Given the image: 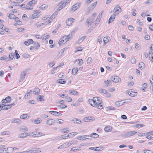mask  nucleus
Wrapping results in <instances>:
<instances>
[{
  "instance_id": "1",
  "label": "nucleus",
  "mask_w": 153,
  "mask_h": 153,
  "mask_svg": "<svg viewBox=\"0 0 153 153\" xmlns=\"http://www.w3.org/2000/svg\"><path fill=\"white\" fill-rule=\"evenodd\" d=\"M94 103L93 104V106L99 109H102L103 106L101 104V99L100 97H94Z\"/></svg>"
},
{
  "instance_id": "2",
  "label": "nucleus",
  "mask_w": 153,
  "mask_h": 153,
  "mask_svg": "<svg viewBox=\"0 0 153 153\" xmlns=\"http://www.w3.org/2000/svg\"><path fill=\"white\" fill-rule=\"evenodd\" d=\"M136 133V131H128L124 133V136L126 137H129L132 136Z\"/></svg>"
},
{
  "instance_id": "3",
  "label": "nucleus",
  "mask_w": 153,
  "mask_h": 153,
  "mask_svg": "<svg viewBox=\"0 0 153 153\" xmlns=\"http://www.w3.org/2000/svg\"><path fill=\"white\" fill-rule=\"evenodd\" d=\"M121 9L119 6L117 5L115 7L114 9V12L115 14H118L121 12Z\"/></svg>"
},
{
  "instance_id": "4",
  "label": "nucleus",
  "mask_w": 153,
  "mask_h": 153,
  "mask_svg": "<svg viewBox=\"0 0 153 153\" xmlns=\"http://www.w3.org/2000/svg\"><path fill=\"white\" fill-rule=\"evenodd\" d=\"M111 79L113 82L115 83H117L120 82L121 80V79L117 76H112L111 77Z\"/></svg>"
},
{
  "instance_id": "5",
  "label": "nucleus",
  "mask_w": 153,
  "mask_h": 153,
  "mask_svg": "<svg viewBox=\"0 0 153 153\" xmlns=\"http://www.w3.org/2000/svg\"><path fill=\"white\" fill-rule=\"evenodd\" d=\"M94 19L93 18H88L86 21V23L88 24V26H91L92 23L93 22Z\"/></svg>"
},
{
  "instance_id": "6",
  "label": "nucleus",
  "mask_w": 153,
  "mask_h": 153,
  "mask_svg": "<svg viewBox=\"0 0 153 153\" xmlns=\"http://www.w3.org/2000/svg\"><path fill=\"white\" fill-rule=\"evenodd\" d=\"M80 6V3H76L72 7V8H71L72 10H73L74 11H75Z\"/></svg>"
},
{
  "instance_id": "7",
  "label": "nucleus",
  "mask_w": 153,
  "mask_h": 153,
  "mask_svg": "<svg viewBox=\"0 0 153 153\" xmlns=\"http://www.w3.org/2000/svg\"><path fill=\"white\" fill-rule=\"evenodd\" d=\"M2 105L1 109L4 110H8L11 107L10 105H7L5 104H3Z\"/></svg>"
},
{
  "instance_id": "8",
  "label": "nucleus",
  "mask_w": 153,
  "mask_h": 153,
  "mask_svg": "<svg viewBox=\"0 0 153 153\" xmlns=\"http://www.w3.org/2000/svg\"><path fill=\"white\" fill-rule=\"evenodd\" d=\"M74 19L73 18H70L68 19L66 21V23L67 25L70 26L72 24V23L73 22V20Z\"/></svg>"
},
{
  "instance_id": "9",
  "label": "nucleus",
  "mask_w": 153,
  "mask_h": 153,
  "mask_svg": "<svg viewBox=\"0 0 153 153\" xmlns=\"http://www.w3.org/2000/svg\"><path fill=\"white\" fill-rule=\"evenodd\" d=\"M59 5H60L59 8L57 9V11H59L62 9L65 6V5H64V2H63V1H61L59 3Z\"/></svg>"
},
{
  "instance_id": "10",
  "label": "nucleus",
  "mask_w": 153,
  "mask_h": 153,
  "mask_svg": "<svg viewBox=\"0 0 153 153\" xmlns=\"http://www.w3.org/2000/svg\"><path fill=\"white\" fill-rule=\"evenodd\" d=\"M26 76V73L25 71H23L21 73V76L20 78L19 82L22 81L25 78Z\"/></svg>"
},
{
  "instance_id": "11",
  "label": "nucleus",
  "mask_w": 153,
  "mask_h": 153,
  "mask_svg": "<svg viewBox=\"0 0 153 153\" xmlns=\"http://www.w3.org/2000/svg\"><path fill=\"white\" fill-rule=\"evenodd\" d=\"M124 103L123 100L115 102V104L117 106L119 107L123 105Z\"/></svg>"
},
{
  "instance_id": "12",
  "label": "nucleus",
  "mask_w": 153,
  "mask_h": 153,
  "mask_svg": "<svg viewBox=\"0 0 153 153\" xmlns=\"http://www.w3.org/2000/svg\"><path fill=\"white\" fill-rule=\"evenodd\" d=\"M50 113L51 114L57 116H60L62 115V114L59 113V112L54 111H49Z\"/></svg>"
},
{
  "instance_id": "13",
  "label": "nucleus",
  "mask_w": 153,
  "mask_h": 153,
  "mask_svg": "<svg viewBox=\"0 0 153 153\" xmlns=\"http://www.w3.org/2000/svg\"><path fill=\"white\" fill-rule=\"evenodd\" d=\"M102 13H100L97 17V19H96L95 21L97 22H98V23L96 22L95 25H97L98 24L99 22H100L101 19L102 17Z\"/></svg>"
},
{
  "instance_id": "14",
  "label": "nucleus",
  "mask_w": 153,
  "mask_h": 153,
  "mask_svg": "<svg viewBox=\"0 0 153 153\" xmlns=\"http://www.w3.org/2000/svg\"><path fill=\"white\" fill-rule=\"evenodd\" d=\"M33 41L32 39H28L27 41H25V44L27 45H29L30 44L33 43Z\"/></svg>"
},
{
  "instance_id": "15",
  "label": "nucleus",
  "mask_w": 153,
  "mask_h": 153,
  "mask_svg": "<svg viewBox=\"0 0 153 153\" xmlns=\"http://www.w3.org/2000/svg\"><path fill=\"white\" fill-rule=\"evenodd\" d=\"M97 3V2L96 1L93 4H92L91 6L88 7L89 10H93L94 8L96 7Z\"/></svg>"
},
{
  "instance_id": "16",
  "label": "nucleus",
  "mask_w": 153,
  "mask_h": 153,
  "mask_svg": "<svg viewBox=\"0 0 153 153\" xmlns=\"http://www.w3.org/2000/svg\"><path fill=\"white\" fill-rule=\"evenodd\" d=\"M28 135V134L27 133L24 132L19 134V138H24Z\"/></svg>"
},
{
  "instance_id": "17",
  "label": "nucleus",
  "mask_w": 153,
  "mask_h": 153,
  "mask_svg": "<svg viewBox=\"0 0 153 153\" xmlns=\"http://www.w3.org/2000/svg\"><path fill=\"white\" fill-rule=\"evenodd\" d=\"M63 39H64V38L61 37L58 42V44L60 46L66 43V42H65V40H63Z\"/></svg>"
},
{
  "instance_id": "18",
  "label": "nucleus",
  "mask_w": 153,
  "mask_h": 153,
  "mask_svg": "<svg viewBox=\"0 0 153 153\" xmlns=\"http://www.w3.org/2000/svg\"><path fill=\"white\" fill-rule=\"evenodd\" d=\"M116 16V14H114L113 15H112L110 18H109V20H108V23H110L112 22L114 19L115 18Z\"/></svg>"
},
{
  "instance_id": "19",
  "label": "nucleus",
  "mask_w": 153,
  "mask_h": 153,
  "mask_svg": "<svg viewBox=\"0 0 153 153\" xmlns=\"http://www.w3.org/2000/svg\"><path fill=\"white\" fill-rule=\"evenodd\" d=\"M37 1L35 0H32L28 3L27 5L33 6V5L36 3Z\"/></svg>"
},
{
  "instance_id": "20",
  "label": "nucleus",
  "mask_w": 153,
  "mask_h": 153,
  "mask_svg": "<svg viewBox=\"0 0 153 153\" xmlns=\"http://www.w3.org/2000/svg\"><path fill=\"white\" fill-rule=\"evenodd\" d=\"M54 123V121L53 119H49L47 121V124L49 125H52Z\"/></svg>"
},
{
  "instance_id": "21",
  "label": "nucleus",
  "mask_w": 153,
  "mask_h": 153,
  "mask_svg": "<svg viewBox=\"0 0 153 153\" xmlns=\"http://www.w3.org/2000/svg\"><path fill=\"white\" fill-rule=\"evenodd\" d=\"M33 92L34 94H39L40 93V89L38 88H36L34 89Z\"/></svg>"
},
{
  "instance_id": "22",
  "label": "nucleus",
  "mask_w": 153,
  "mask_h": 153,
  "mask_svg": "<svg viewBox=\"0 0 153 153\" xmlns=\"http://www.w3.org/2000/svg\"><path fill=\"white\" fill-rule=\"evenodd\" d=\"M72 121H74V123L78 124H81L82 123L79 119L76 118H74Z\"/></svg>"
},
{
  "instance_id": "23",
  "label": "nucleus",
  "mask_w": 153,
  "mask_h": 153,
  "mask_svg": "<svg viewBox=\"0 0 153 153\" xmlns=\"http://www.w3.org/2000/svg\"><path fill=\"white\" fill-rule=\"evenodd\" d=\"M8 148L0 149V153H8Z\"/></svg>"
},
{
  "instance_id": "24",
  "label": "nucleus",
  "mask_w": 153,
  "mask_h": 153,
  "mask_svg": "<svg viewBox=\"0 0 153 153\" xmlns=\"http://www.w3.org/2000/svg\"><path fill=\"white\" fill-rule=\"evenodd\" d=\"M33 135L32 136H40L41 134H42L43 133H41L40 132L38 133L36 131H34L32 133Z\"/></svg>"
},
{
  "instance_id": "25",
  "label": "nucleus",
  "mask_w": 153,
  "mask_h": 153,
  "mask_svg": "<svg viewBox=\"0 0 153 153\" xmlns=\"http://www.w3.org/2000/svg\"><path fill=\"white\" fill-rule=\"evenodd\" d=\"M69 91L70 92V93L71 94L77 95L78 94V93L75 90H69Z\"/></svg>"
},
{
  "instance_id": "26",
  "label": "nucleus",
  "mask_w": 153,
  "mask_h": 153,
  "mask_svg": "<svg viewBox=\"0 0 153 153\" xmlns=\"http://www.w3.org/2000/svg\"><path fill=\"white\" fill-rule=\"evenodd\" d=\"M57 15V12H55L49 18V20L51 21H52V20L54 19L55 17Z\"/></svg>"
},
{
  "instance_id": "27",
  "label": "nucleus",
  "mask_w": 153,
  "mask_h": 153,
  "mask_svg": "<svg viewBox=\"0 0 153 153\" xmlns=\"http://www.w3.org/2000/svg\"><path fill=\"white\" fill-rule=\"evenodd\" d=\"M139 67L140 69H143L144 67V63L142 62H140L139 64Z\"/></svg>"
},
{
  "instance_id": "28",
  "label": "nucleus",
  "mask_w": 153,
  "mask_h": 153,
  "mask_svg": "<svg viewBox=\"0 0 153 153\" xmlns=\"http://www.w3.org/2000/svg\"><path fill=\"white\" fill-rule=\"evenodd\" d=\"M68 146V144H67L66 143H64L62 144V145L59 146L58 149H62L64 148H66Z\"/></svg>"
},
{
  "instance_id": "29",
  "label": "nucleus",
  "mask_w": 153,
  "mask_h": 153,
  "mask_svg": "<svg viewBox=\"0 0 153 153\" xmlns=\"http://www.w3.org/2000/svg\"><path fill=\"white\" fill-rule=\"evenodd\" d=\"M32 91V90H30L29 92H27L25 96V98L26 99L27 98H28L29 97H30L31 94L30 92Z\"/></svg>"
},
{
  "instance_id": "30",
  "label": "nucleus",
  "mask_w": 153,
  "mask_h": 153,
  "mask_svg": "<svg viewBox=\"0 0 153 153\" xmlns=\"http://www.w3.org/2000/svg\"><path fill=\"white\" fill-rule=\"evenodd\" d=\"M111 129V127L110 126H108L105 127V131L107 132H109Z\"/></svg>"
},
{
  "instance_id": "31",
  "label": "nucleus",
  "mask_w": 153,
  "mask_h": 153,
  "mask_svg": "<svg viewBox=\"0 0 153 153\" xmlns=\"http://www.w3.org/2000/svg\"><path fill=\"white\" fill-rule=\"evenodd\" d=\"M42 121V120L40 118H38L36 119L34 121V123L36 124H38Z\"/></svg>"
},
{
  "instance_id": "32",
  "label": "nucleus",
  "mask_w": 153,
  "mask_h": 153,
  "mask_svg": "<svg viewBox=\"0 0 153 153\" xmlns=\"http://www.w3.org/2000/svg\"><path fill=\"white\" fill-rule=\"evenodd\" d=\"M65 98L66 99V100L68 102H71L72 101V99L68 96L65 97Z\"/></svg>"
},
{
  "instance_id": "33",
  "label": "nucleus",
  "mask_w": 153,
  "mask_h": 153,
  "mask_svg": "<svg viewBox=\"0 0 153 153\" xmlns=\"http://www.w3.org/2000/svg\"><path fill=\"white\" fill-rule=\"evenodd\" d=\"M39 16V15L37 14V13H34L33 14L31 17V19H33L36 18H38Z\"/></svg>"
},
{
  "instance_id": "34",
  "label": "nucleus",
  "mask_w": 153,
  "mask_h": 153,
  "mask_svg": "<svg viewBox=\"0 0 153 153\" xmlns=\"http://www.w3.org/2000/svg\"><path fill=\"white\" fill-rule=\"evenodd\" d=\"M108 38L109 39L110 38L108 37H104L103 39V41L105 44H106V43L109 42V40Z\"/></svg>"
},
{
  "instance_id": "35",
  "label": "nucleus",
  "mask_w": 153,
  "mask_h": 153,
  "mask_svg": "<svg viewBox=\"0 0 153 153\" xmlns=\"http://www.w3.org/2000/svg\"><path fill=\"white\" fill-rule=\"evenodd\" d=\"M20 122V120L18 119H14L12 120L11 121L12 123H19Z\"/></svg>"
},
{
  "instance_id": "36",
  "label": "nucleus",
  "mask_w": 153,
  "mask_h": 153,
  "mask_svg": "<svg viewBox=\"0 0 153 153\" xmlns=\"http://www.w3.org/2000/svg\"><path fill=\"white\" fill-rule=\"evenodd\" d=\"M5 99L6 100V102L7 103L10 102L11 101V98L10 96L6 97Z\"/></svg>"
},
{
  "instance_id": "37",
  "label": "nucleus",
  "mask_w": 153,
  "mask_h": 153,
  "mask_svg": "<svg viewBox=\"0 0 153 153\" xmlns=\"http://www.w3.org/2000/svg\"><path fill=\"white\" fill-rule=\"evenodd\" d=\"M44 96L42 95H39V96L38 97H37V99L39 101H44V100L43 98Z\"/></svg>"
},
{
  "instance_id": "38",
  "label": "nucleus",
  "mask_w": 153,
  "mask_h": 153,
  "mask_svg": "<svg viewBox=\"0 0 153 153\" xmlns=\"http://www.w3.org/2000/svg\"><path fill=\"white\" fill-rule=\"evenodd\" d=\"M116 108H115L113 107L112 106H108V107H107L106 108V110L107 111H108L110 110H115Z\"/></svg>"
},
{
  "instance_id": "39",
  "label": "nucleus",
  "mask_w": 153,
  "mask_h": 153,
  "mask_svg": "<svg viewBox=\"0 0 153 153\" xmlns=\"http://www.w3.org/2000/svg\"><path fill=\"white\" fill-rule=\"evenodd\" d=\"M15 57L16 58V59H18L20 57V56L19 55V54H18V51L16 50L15 51Z\"/></svg>"
},
{
  "instance_id": "40",
  "label": "nucleus",
  "mask_w": 153,
  "mask_h": 153,
  "mask_svg": "<svg viewBox=\"0 0 153 153\" xmlns=\"http://www.w3.org/2000/svg\"><path fill=\"white\" fill-rule=\"evenodd\" d=\"M91 137L97 138L99 137V135L96 133H93L91 134Z\"/></svg>"
},
{
  "instance_id": "41",
  "label": "nucleus",
  "mask_w": 153,
  "mask_h": 153,
  "mask_svg": "<svg viewBox=\"0 0 153 153\" xmlns=\"http://www.w3.org/2000/svg\"><path fill=\"white\" fill-rule=\"evenodd\" d=\"M85 137H84V135L82 136H78L77 139L79 140H83L86 139Z\"/></svg>"
},
{
  "instance_id": "42",
  "label": "nucleus",
  "mask_w": 153,
  "mask_h": 153,
  "mask_svg": "<svg viewBox=\"0 0 153 153\" xmlns=\"http://www.w3.org/2000/svg\"><path fill=\"white\" fill-rule=\"evenodd\" d=\"M48 7V6L47 5L45 4H43V5H42L40 7L41 9H42V10H44V9H46Z\"/></svg>"
},
{
  "instance_id": "43",
  "label": "nucleus",
  "mask_w": 153,
  "mask_h": 153,
  "mask_svg": "<svg viewBox=\"0 0 153 153\" xmlns=\"http://www.w3.org/2000/svg\"><path fill=\"white\" fill-rule=\"evenodd\" d=\"M78 71V69L76 68H73L72 70V73L73 75H75Z\"/></svg>"
},
{
  "instance_id": "44",
  "label": "nucleus",
  "mask_w": 153,
  "mask_h": 153,
  "mask_svg": "<svg viewBox=\"0 0 153 153\" xmlns=\"http://www.w3.org/2000/svg\"><path fill=\"white\" fill-rule=\"evenodd\" d=\"M58 82L60 84H64L66 83V81L64 79H59Z\"/></svg>"
},
{
  "instance_id": "45",
  "label": "nucleus",
  "mask_w": 153,
  "mask_h": 153,
  "mask_svg": "<svg viewBox=\"0 0 153 153\" xmlns=\"http://www.w3.org/2000/svg\"><path fill=\"white\" fill-rule=\"evenodd\" d=\"M35 47H36V49H38V48H39L40 46V45L39 43L38 42H36L35 43Z\"/></svg>"
},
{
  "instance_id": "46",
  "label": "nucleus",
  "mask_w": 153,
  "mask_h": 153,
  "mask_svg": "<svg viewBox=\"0 0 153 153\" xmlns=\"http://www.w3.org/2000/svg\"><path fill=\"white\" fill-rule=\"evenodd\" d=\"M58 107L59 108H60L61 109H64L66 108L67 107V105H60L58 106Z\"/></svg>"
},
{
  "instance_id": "47",
  "label": "nucleus",
  "mask_w": 153,
  "mask_h": 153,
  "mask_svg": "<svg viewBox=\"0 0 153 153\" xmlns=\"http://www.w3.org/2000/svg\"><path fill=\"white\" fill-rule=\"evenodd\" d=\"M1 134L3 135H9L10 134V132L9 131H3L1 132Z\"/></svg>"
},
{
  "instance_id": "48",
  "label": "nucleus",
  "mask_w": 153,
  "mask_h": 153,
  "mask_svg": "<svg viewBox=\"0 0 153 153\" xmlns=\"http://www.w3.org/2000/svg\"><path fill=\"white\" fill-rule=\"evenodd\" d=\"M90 104L92 106H93V104L94 103V98H93V99H90L89 100H88Z\"/></svg>"
},
{
  "instance_id": "49",
  "label": "nucleus",
  "mask_w": 153,
  "mask_h": 153,
  "mask_svg": "<svg viewBox=\"0 0 153 153\" xmlns=\"http://www.w3.org/2000/svg\"><path fill=\"white\" fill-rule=\"evenodd\" d=\"M27 114H23L22 115L20 116V118L22 119H25L27 117Z\"/></svg>"
},
{
  "instance_id": "50",
  "label": "nucleus",
  "mask_w": 153,
  "mask_h": 153,
  "mask_svg": "<svg viewBox=\"0 0 153 153\" xmlns=\"http://www.w3.org/2000/svg\"><path fill=\"white\" fill-rule=\"evenodd\" d=\"M21 130L22 131H26L28 130V128L25 126H22Z\"/></svg>"
},
{
  "instance_id": "51",
  "label": "nucleus",
  "mask_w": 153,
  "mask_h": 153,
  "mask_svg": "<svg viewBox=\"0 0 153 153\" xmlns=\"http://www.w3.org/2000/svg\"><path fill=\"white\" fill-rule=\"evenodd\" d=\"M9 18L10 19H14L15 17V16L13 14H10L9 15V16H8Z\"/></svg>"
},
{
  "instance_id": "52",
  "label": "nucleus",
  "mask_w": 153,
  "mask_h": 153,
  "mask_svg": "<svg viewBox=\"0 0 153 153\" xmlns=\"http://www.w3.org/2000/svg\"><path fill=\"white\" fill-rule=\"evenodd\" d=\"M99 92L100 93L105 94V93H107L106 91L104 89H100L99 90Z\"/></svg>"
},
{
  "instance_id": "53",
  "label": "nucleus",
  "mask_w": 153,
  "mask_h": 153,
  "mask_svg": "<svg viewBox=\"0 0 153 153\" xmlns=\"http://www.w3.org/2000/svg\"><path fill=\"white\" fill-rule=\"evenodd\" d=\"M137 92H135L132 91L131 92L130 96L133 97H135L137 95Z\"/></svg>"
},
{
  "instance_id": "54",
  "label": "nucleus",
  "mask_w": 153,
  "mask_h": 153,
  "mask_svg": "<svg viewBox=\"0 0 153 153\" xmlns=\"http://www.w3.org/2000/svg\"><path fill=\"white\" fill-rule=\"evenodd\" d=\"M136 59L134 58H132L131 59V62L132 64H135L136 62Z\"/></svg>"
},
{
  "instance_id": "55",
  "label": "nucleus",
  "mask_w": 153,
  "mask_h": 153,
  "mask_svg": "<svg viewBox=\"0 0 153 153\" xmlns=\"http://www.w3.org/2000/svg\"><path fill=\"white\" fill-rule=\"evenodd\" d=\"M61 137H59L58 139L60 140H61L62 139H64L65 138H66V137H67V135L66 134H65L63 135H62L61 136Z\"/></svg>"
},
{
  "instance_id": "56",
  "label": "nucleus",
  "mask_w": 153,
  "mask_h": 153,
  "mask_svg": "<svg viewBox=\"0 0 153 153\" xmlns=\"http://www.w3.org/2000/svg\"><path fill=\"white\" fill-rule=\"evenodd\" d=\"M83 49V48L82 47H78L76 48L77 50L75 51V52H76L77 51H81Z\"/></svg>"
},
{
  "instance_id": "57",
  "label": "nucleus",
  "mask_w": 153,
  "mask_h": 153,
  "mask_svg": "<svg viewBox=\"0 0 153 153\" xmlns=\"http://www.w3.org/2000/svg\"><path fill=\"white\" fill-rule=\"evenodd\" d=\"M92 60V59L91 57H88V59L87 60V62L88 63H90Z\"/></svg>"
},
{
  "instance_id": "58",
  "label": "nucleus",
  "mask_w": 153,
  "mask_h": 153,
  "mask_svg": "<svg viewBox=\"0 0 153 153\" xmlns=\"http://www.w3.org/2000/svg\"><path fill=\"white\" fill-rule=\"evenodd\" d=\"M84 137H85V138L86 139H88L91 140L92 138L91 135L90 136L88 135H85Z\"/></svg>"
},
{
  "instance_id": "59",
  "label": "nucleus",
  "mask_w": 153,
  "mask_h": 153,
  "mask_svg": "<svg viewBox=\"0 0 153 153\" xmlns=\"http://www.w3.org/2000/svg\"><path fill=\"white\" fill-rule=\"evenodd\" d=\"M26 9L32 10L33 8V6H27V5H26Z\"/></svg>"
},
{
  "instance_id": "60",
  "label": "nucleus",
  "mask_w": 153,
  "mask_h": 153,
  "mask_svg": "<svg viewBox=\"0 0 153 153\" xmlns=\"http://www.w3.org/2000/svg\"><path fill=\"white\" fill-rule=\"evenodd\" d=\"M96 148H97V149H96V151H100L102 150V148L101 146L96 147Z\"/></svg>"
},
{
  "instance_id": "61",
  "label": "nucleus",
  "mask_w": 153,
  "mask_h": 153,
  "mask_svg": "<svg viewBox=\"0 0 153 153\" xmlns=\"http://www.w3.org/2000/svg\"><path fill=\"white\" fill-rule=\"evenodd\" d=\"M146 133H139L138 134V136L139 137H142L146 136Z\"/></svg>"
},
{
  "instance_id": "62",
  "label": "nucleus",
  "mask_w": 153,
  "mask_h": 153,
  "mask_svg": "<svg viewBox=\"0 0 153 153\" xmlns=\"http://www.w3.org/2000/svg\"><path fill=\"white\" fill-rule=\"evenodd\" d=\"M135 48L137 50H139L140 49V46L138 44H135Z\"/></svg>"
},
{
  "instance_id": "63",
  "label": "nucleus",
  "mask_w": 153,
  "mask_h": 153,
  "mask_svg": "<svg viewBox=\"0 0 153 153\" xmlns=\"http://www.w3.org/2000/svg\"><path fill=\"white\" fill-rule=\"evenodd\" d=\"M90 117H85L83 119V120L84 121V122H87L88 121V120H90Z\"/></svg>"
},
{
  "instance_id": "64",
  "label": "nucleus",
  "mask_w": 153,
  "mask_h": 153,
  "mask_svg": "<svg viewBox=\"0 0 153 153\" xmlns=\"http://www.w3.org/2000/svg\"><path fill=\"white\" fill-rule=\"evenodd\" d=\"M14 57V56L13 55V53H11L9 55V57L10 59V60H12Z\"/></svg>"
}]
</instances>
